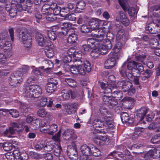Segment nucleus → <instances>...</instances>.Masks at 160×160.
I'll return each mask as SVG.
<instances>
[{
    "mask_svg": "<svg viewBox=\"0 0 160 160\" xmlns=\"http://www.w3.org/2000/svg\"><path fill=\"white\" fill-rule=\"evenodd\" d=\"M137 62L134 61L128 62H125L119 69V71L122 76L127 77L130 80L132 79V71L136 66Z\"/></svg>",
    "mask_w": 160,
    "mask_h": 160,
    "instance_id": "nucleus-1",
    "label": "nucleus"
},
{
    "mask_svg": "<svg viewBox=\"0 0 160 160\" xmlns=\"http://www.w3.org/2000/svg\"><path fill=\"white\" fill-rule=\"evenodd\" d=\"M30 69L28 66H25L22 70L17 71L11 75L9 79V83L11 86H16L18 84H20L22 81V77L27 73Z\"/></svg>",
    "mask_w": 160,
    "mask_h": 160,
    "instance_id": "nucleus-2",
    "label": "nucleus"
},
{
    "mask_svg": "<svg viewBox=\"0 0 160 160\" xmlns=\"http://www.w3.org/2000/svg\"><path fill=\"white\" fill-rule=\"evenodd\" d=\"M70 71L73 74H80L84 75L86 72H89L91 70V66L90 62L88 61H84V65L76 68H71Z\"/></svg>",
    "mask_w": 160,
    "mask_h": 160,
    "instance_id": "nucleus-3",
    "label": "nucleus"
},
{
    "mask_svg": "<svg viewBox=\"0 0 160 160\" xmlns=\"http://www.w3.org/2000/svg\"><path fill=\"white\" fill-rule=\"evenodd\" d=\"M19 40L24 44V47L28 48L32 44V39L30 35L26 32L21 30L19 34Z\"/></svg>",
    "mask_w": 160,
    "mask_h": 160,
    "instance_id": "nucleus-4",
    "label": "nucleus"
},
{
    "mask_svg": "<svg viewBox=\"0 0 160 160\" xmlns=\"http://www.w3.org/2000/svg\"><path fill=\"white\" fill-rule=\"evenodd\" d=\"M11 126L8 129H7L4 132V135L8 137H10V135L14 134L16 132L22 131V125L16 122H12L11 124Z\"/></svg>",
    "mask_w": 160,
    "mask_h": 160,
    "instance_id": "nucleus-5",
    "label": "nucleus"
},
{
    "mask_svg": "<svg viewBox=\"0 0 160 160\" xmlns=\"http://www.w3.org/2000/svg\"><path fill=\"white\" fill-rule=\"evenodd\" d=\"M105 120L103 119H95L92 123V125L95 128V130L94 132V133H105V131L104 130H99L96 129L98 128H102L103 126L105 125Z\"/></svg>",
    "mask_w": 160,
    "mask_h": 160,
    "instance_id": "nucleus-6",
    "label": "nucleus"
},
{
    "mask_svg": "<svg viewBox=\"0 0 160 160\" xmlns=\"http://www.w3.org/2000/svg\"><path fill=\"white\" fill-rule=\"evenodd\" d=\"M119 56L117 54L114 55L112 54V55L110 54L109 58L107 59L105 61L104 64V67L106 69H110L114 66L116 61L118 60L119 58L118 57Z\"/></svg>",
    "mask_w": 160,
    "mask_h": 160,
    "instance_id": "nucleus-7",
    "label": "nucleus"
},
{
    "mask_svg": "<svg viewBox=\"0 0 160 160\" xmlns=\"http://www.w3.org/2000/svg\"><path fill=\"white\" fill-rule=\"evenodd\" d=\"M0 48L3 49L5 53L8 54V56H12V44L10 42L5 41L4 40H2L0 42Z\"/></svg>",
    "mask_w": 160,
    "mask_h": 160,
    "instance_id": "nucleus-8",
    "label": "nucleus"
},
{
    "mask_svg": "<svg viewBox=\"0 0 160 160\" xmlns=\"http://www.w3.org/2000/svg\"><path fill=\"white\" fill-rule=\"evenodd\" d=\"M58 84V82L57 80L53 78L50 79L46 85V92L50 93L54 92L56 90Z\"/></svg>",
    "mask_w": 160,
    "mask_h": 160,
    "instance_id": "nucleus-9",
    "label": "nucleus"
},
{
    "mask_svg": "<svg viewBox=\"0 0 160 160\" xmlns=\"http://www.w3.org/2000/svg\"><path fill=\"white\" fill-rule=\"evenodd\" d=\"M67 152L68 156L71 160H77L78 159L77 148L75 147L68 146Z\"/></svg>",
    "mask_w": 160,
    "mask_h": 160,
    "instance_id": "nucleus-10",
    "label": "nucleus"
},
{
    "mask_svg": "<svg viewBox=\"0 0 160 160\" xmlns=\"http://www.w3.org/2000/svg\"><path fill=\"white\" fill-rule=\"evenodd\" d=\"M64 139L67 140L72 141L76 139L77 138L74 131L72 129H68L65 130L62 135Z\"/></svg>",
    "mask_w": 160,
    "mask_h": 160,
    "instance_id": "nucleus-11",
    "label": "nucleus"
},
{
    "mask_svg": "<svg viewBox=\"0 0 160 160\" xmlns=\"http://www.w3.org/2000/svg\"><path fill=\"white\" fill-rule=\"evenodd\" d=\"M117 83L118 87L121 88L122 91L124 92L128 91L133 86L132 83L130 82L127 80L119 81Z\"/></svg>",
    "mask_w": 160,
    "mask_h": 160,
    "instance_id": "nucleus-12",
    "label": "nucleus"
},
{
    "mask_svg": "<svg viewBox=\"0 0 160 160\" xmlns=\"http://www.w3.org/2000/svg\"><path fill=\"white\" fill-rule=\"evenodd\" d=\"M62 27L61 28L62 30L60 32L61 34L64 36H66L68 34L71 33L73 32V30L72 28V25L71 23L69 22H63L62 23Z\"/></svg>",
    "mask_w": 160,
    "mask_h": 160,
    "instance_id": "nucleus-13",
    "label": "nucleus"
},
{
    "mask_svg": "<svg viewBox=\"0 0 160 160\" xmlns=\"http://www.w3.org/2000/svg\"><path fill=\"white\" fill-rule=\"evenodd\" d=\"M95 30L97 34H92V35L94 36V38H96L95 39L97 42H102L105 36V32L102 30L99 29L98 28L96 29Z\"/></svg>",
    "mask_w": 160,
    "mask_h": 160,
    "instance_id": "nucleus-14",
    "label": "nucleus"
},
{
    "mask_svg": "<svg viewBox=\"0 0 160 160\" xmlns=\"http://www.w3.org/2000/svg\"><path fill=\"white\" fill-rule=\"evenodd\" d=\"M100 20L97 18H91L88 19L87 22L89 26L91 27V29H97L99 28V26Z\"/></svg>",
    "mask_w": 160,
    "mask_h": 160,
    "instance_id": "nucleus-15",
    "label": "nucleus"
},
{
    "mask_svg": "<svg viewBox=\"0 0 160 160\" xmlns=\"http://www.w3.org/2000/svg\"><path fill=\"white\" fill-rule=\"evenodd\" d=\"M148 110V109L145 107H141L137 110L136 115L140 120H142L144 118L147 113Z\"/></svg>",
    "mask_w": 160,
    "mask_h": 160,
    "instance_id": "nucleus-16",
    "label": "nucleus"
},
{
    "mask_svg": "<svg viewBox=\"0 0 160 160\" xmlns=\"http://www.w3.org/2000/svg\"><path fill=\"white\" fill-rule=\"evenodd\" d=\"M121 118L123 123H128V124H132L133 122V118L129 117L128 114L126 112H122L121 114Z\"/></svg>",
    "mask_w": 160,
    "mask_h": 160,
    "instance_id": "nucleus-17",
    "label": "nucleus"
},
{
    "mask_svg": "<svg viewBox=\"0 0 160 160\" xmlns=\"http://www.w3.org/2000/svg\"><path fill=\"white\" fill-rule=\"evenodd\" d=\"M159 153V150L154 149L151 150L146 153L144 155V158L146 160H149L152 158H155L158 157L157 153Z\"/></svg>",
    "mask_w": 160,
    "mask_h": 160,
    "instance_id": "nucleus-18",
    "label": "nucleus"
},
{
    "mask_svg": "<svg viewBox=\"0 0 160 160\" xmlns=\"http://www.w3.org/2000/svg\"><path fill=\"white\" fill-rule=\"evenodd\" d=\"M109 158L111 159H118V157L120 158L121 159L124 160H126V154H122V152H118L115 151L111 152L109 155Z\"/></svg>",
    "mask_w": 160,
    "mask_h": 160,
    "instance_id": "nucleus-19",
    "label": "nucleus"
},
{
    "mask_svg": "<svg viewBox=\"0 0 160 160\" xmlns=\"http://www.w3.org/2000/svg\"><path fill=\"white\" fill-rule=\"evenodd\" d=\"M33 92L32 85L26 86L24 88L23 95L28 98H34Z\"/></svg>",
    "mask_w": 160,
    "mask_h": 160,
    "instance_id": "nucleus-20",
    "label": "nucleus"
},
{
    "mask_svg": "<svg viewBox=\"0 0 160 160\" xmlns=\"http://www.w3.org/2000/svg\"><path fill=\"white\" fill-rule=\"evenodd\" d=\"M99 111L102 115L104 117L102 118L104 120V118L108 119L107 118H111L112 113L106 109L104 107H101L99 109Z\"/></svg>",
    "mask_w": 160,
    "mask_h": 160,
    "instance_id": "nucleus-21",
    "label": "nucleus"
},
{
    "mask_svg": "<svg viewBox=\"0 0 160 160\" xmlns=\"http://www.w3.org/2000/svg\"><path fill=\"white\" fill-rule=\"evenodd\" d=\"M136 66L132 71L133 77L134 75H140L144 71V67L141 64L137 62Z\"/></svg>",
    "mask_w": 160,
    "mask_h": 160,
    "instance_id": "nucleus-22",
    "label": "nucleus"
},
{
    "mask_svg": "<svg viewBox=\"0 0 160 160\" xmlns=\"http://www.w3.org/2000/svg\"><path fill=\"white\" fill-rule=\"evenodd\" d=\"M53 7H50L48 5H45L42 8V12L43 15H47V16L51 15H53L52 13Z\"/></svg>",
    "mask_w": 160,
    "mask_h": 160,
    "instance_id": "nucleus-23",
    "label": "nucleus"
},
{
    "mask_svg": "<svg viewBox=\"0 0 160 160\" xmlns=\"http://www.w3.org/2000/svg\"><path fill=\"white\" fill-rule=\"evenodd\" d=\"M91 145L88 146L86 144H83L81 147V152L83 154L82 155L88 156L91 154Z\"/></svg>",
    "mask_w": 160,
    "mask_h": 160,
    "instance_id": "nucleus-24",
    "label": "nucleus"
},
{
    "mask_svg": "<svg viewBox=\"0 0 160 160\" xmlns=\"http://www.w3.org/2000/svg\"><path fill=\"white\" fill-rule=\"evenodd\" d=\"M1 112L2 113V112H8L12 117L15 118L18 117L19 115V112L16 109H11L9 110L6 109H0V113H1Z\"/></svg>",
    "mask_w": 160,
    "mask_h": 160,
    "instance_id": "nucleus-25",
    "label": "nucleus"
},
{
    "mask_svg": "<svg viewBox=\"0 0 160 160\" xmlns=\"http://www.w3.org/2000/svg\"><path fill=\"white\" fill-rule=\"evenodd\" d=\"M107 139L108 138L106 137L98 135L95 136L94 141L96 144L100 145H102L103 142H105Z\"/></svg>",
    "mask_w": 160,
    "mask_h": 160,
    "instance_id": "nucleus-26",
    "label": "nucleus"
},
{
    "mask_svg": "<svg viewBox=\"0 0 160 160\" xmlns=\"http://www.w3.org/2000/svg\"><path fill=\"white\" fill-rule=\"evenodd\" d=\"M34 98H37L42 93V90L40 86L37 85H32Z\"/></svg>",
    "mask_w": 160,
    "mask_h": 160,
    "instance_id": "nucleus-27",
    "label": "nucleus"
},
{
    "mask_svg": "<svg viewBox=\"0 0 160 160\" xmlns=\"http://www.w3.org/2000/svg\"><path fill=\"white\" fill-rule=\"evenodd\" d=\"M35 38L38 45L41 46H43L45 43V41L42 34L39 33L37 32L35 35Z\"/></svg>",
    "mask_w": 160,
    "mask_h": 160,
    "instance_id": "nucleus-28",
    "label": "nucleus"
},
{
    "mask_svg": "<svg viewBox=\"0 0 160 160\" xmlns=\"http://www.w3.org/2000/svg\"><path fill=\"white\" fill-rule=\"evenodd\" d=\"M157 27L154 23H151L146 27V30L152 34H155L158 32Z\"/></svg>",
    "mask_w": 160,
    "mask_h": 160,
    "instance_id": "nucleus-29",
    "label": "nucleus"
},
{
    "mask_svg": "<svg viewBox=\"0 0 160 160\" xmlns=\"http://www.w3.org/2000/svg\"><path fill=\"white\" fill-rule=\"evenodd\" d=\"M86 6L85 2L83 1L78 2L76 5L75 10L78 12H81L80 10H82L85 9Z\"/></svg>",
    "mask_w": 160,
    "mask_h": 160,
    "instance_id": "nucleus-30",
    "label": "nucleus"
},
{
    "mask_svg": "<svg viewBox=\"0 0 160 160\" xmlns=\"http://www.w3.org/2000/svg\"><path fill=\"white\" fill-rule=\"evenodd\" d=\"M121 48V43L119 42H118L113 47V52H111L110 54L112 55V54H113V55H114L115 54L118 55L119 56L118 57V58H119L120 57V55L118 52L120 51Z\"/></svg>",
    "mask_w": 160,
    "mask_h": 160,
    "instance_id": "nucleus-31",
    "label": "nucleus"
},
{
    "mask_svg": "<svg viewBox=\"0 0 160 160\" xmlns=\"http://www.w3.org/2000/svg\"><path fill=\"white\" fill-rule=\"evenodd\" d=\"M55 143L52 142H48L44 143V149L46 152H50L54 149L55 146Z\"/></svg>",
    "mask_w": 160,
    "mask_h": 160,
    "instance_id": "nucleus-32",
    "label": "nucleus"
},
{
    "mask_svg": "<svg viewBox=\"0 0 160 160\" xmlns=\"http://www.w3.org/2000/svg\"><path fill=\"white\" fill-rule=\"evenodd\" d=\"M0 146H1L3 149L6 151H10L13 148L12 144L8 142H4L3 143H0Z\"/></svg>",
    "mask_w": 160,
    "mask_h": 160,
    "instance_id": "nucleus-33",
    "label": "nucleus"
},
{
    "mask_svg": "<svg viewBox=\"0 0 160 160\" xmlns=\"http://www.w3.org/2000/svg\"><path fill=\"white\" fill-rule=\"evenodd\" d=\"M88 19V17L84 15H80L77 17V23L80 24L83 23L87 22Z\"/></svg>",
    "mask_w": 160,
    "mask_h": 160,
    "instance_id": "nucleus-34",
    "label": "nucleus"
},
{
    "mask_svg": "<svg viewBox=\"0 0 160 160\" xmlns=\"http://www.w3.org/2000/svg\"><path fill=\"white\" fill-rule=\"evenodd\" d=\"M53 47V46L52 45H50L49 47H48L46 48L47 51H45L46 55L49 58H52L54 55L53 48H52Z\"/></svg>",
    "mask_w": 160,
    "mask_h": 160,
    "instance_id": "nucleus-35",
    "label": "nucleus"
},
{
    "mask_svg": "<svg viewBox=\"0 0 160 160\" xmlns=\"http://www.w3.org/2000/svg\"><path fill=\"white\" fill-rule=\"evenodd\" d=\"M69 36L67 38L68 42L70 44L75 43L77 40V35L74 33L68 34Z\"/></svg>",
    "mask_w": 160,
    "mask_h": 160,
    "instance_id": "nucleus-36",
    "label": "nucleus"
},
{
    "mask_svg": "<svg viewBox=\"0 0 160 160\" xmlns=\"http://www.w3.org/2000/svg\"><path fill=\"white\" fill-rule=\"evenodd\" d=\"M148 44L149 47L151 48H154L159 45V43L157 39L154 38H152Z\"/></svg>",
    "mask_w": 160,
    "mask_h": 160,
    "instance_id": "nucleus-37",
    "label": "nucleus"
},
{
    "mask_svg": "<svg viewBox=\"0 0 160 160\" xmlns=\"http://www.w3.org/2000/svg\"><path fill=\"white\" fill-rule=\"evenodd\" d=\"M108 119L104 118L105 122V125L107 128L112 129L114 128V126L113 124V122L112 120V118H107Z\"/></svg>",
    "mask_w": 160,
    "mask_h": 160,
    "instance_id": "nucleus-38",
    "label": "nucleus"
},
{
    "mask_svg": "<svg viewBox=\"0 0 160 160\" xmlns=\"http://www.w3.org/2000/svg\"><path fill=\"white\" fill-rule=\"evenodd\" d=\"M101 54V51L98 48L94 49L91 51L90 55L94 58H96L98 57Z\"/></svg>",
    "mask_w": 160,
    "mask_h": 160,
    "instance_id": "nucleus-39",
    "label": "nucleus"
},
{
    "mask_svg": "<svg viewBox=\"0 0 160 160\" xmlns=\"http://www.w3.org/2000/svg\"><path fill=\"white\" fill-rule=\"evenodd\" d=\"M100 151L96 147L93 145H91V154L95 157H98L101 154Z\"/></svg>",
    "mask_w": 160,
    "mask_h": 160,
    "instance_id": "nucleus-40",
    "label": "nucleus"
},
{
    "mask_svg": "<svg viewBox=\"0 0 160 160\" xmlns=\"http://www.w3.org/2000/svg\"><path fill=\"white\" fill-rule=\"evenodd\" d=\"M49 126V130H48V134L52 135L58 130V126L57 125L53 124Z\"/></svg>",
    "mask_w": 160,
    "mask_h": 160,
    "instance_id": "nucleus-41",
    "label": "nucleus"
},
{
    "mask_svg": "<svg viewBox=\"0 0 160 160\" xmlns=\"http://www.w3.org/2000/svg\"><path fill=\"white\" fill-rule=\"evenodd\" d=\"M62 149L61 146L59 145H56L53 149V153L55 156L58 157L61 155H62L61 153Z\"/></svg>",
    "mask_w": 160,
    "mask_h": 160,
    "instance_id": "nucleus-42",
    "label": "nucleus"
},
{
    "mask_svg": "<svg viewBox=\"0 0 160 160\" xmlns=\"http://www.w3.org/2000/svg\"><path fill=\"white\" fill-rule=\"evenodd\" d=\"M61 97L63 100H67L70 98V95L69 92V90L64 89L61 92Z\"/></svg>",
    "mask_w": 160,
    "mask_h": 160,
    "instance_id": "nucleus-43",
    "label": "nucleus"
},
{
    "mask_svg": "<svg viewBox=\"0 0 160 160\" xmlns=\"http://www.w3.org/2000/svg\"><path fill=\"white\" fill-rule=\"evenodd\" d=\"M118 1L123 10L125 12L127 11L129 7L127 1L126 0H118Z\"/></svg>",
    "mask_w": 160,
    "mask_h": 160,
    "instance_id": "nucleus-44",
    "label": "nucleus"
},
{
    "mask_svg": "<svg viewBox=\"0 0 160 160\" xmlns=\"http://www.w3.org/2000/svg\"><path fill=\"white\" fill-rule=\"evenodd\" d=\"M41 122V120L39 119H36L32 121V123L30 124V128H32L33 126V128L32 129H36L38 127H39L40 123Z\"/></svg>",
    "mask_w": 160,
    "mask_h": 160,
    "instance_id": "nucleus-45",
    "label": "nucleus"
},
{
    "mask_svg": "<svg viewBox=\"0 0 160 160\" xmlns=\"http://www.w3.org/2000/svg\"><path fill=\"white\" fill-rule=\"evenodd\" d=\"M73 62L74 65L72 66L71 68H76L84 65V62L80 59H74Z\"/></svg>",
    "mask_w": 160,
    "mask_h": 160,
    "instance_id": "nucleus-46",
    "label": "nucleus"
},
{
    "mask_svg": "<svg viewBox=\"0 0 160 160\" xmlns=\"http://www.w3.org/2000/svg\"><path fill=\"white\" fill-rule=\"evenodd\" d=\"M47 33L48 38L51 40L54 41L56 39L57 36L53 31L48 30L47 31Z\"/></svg>",
    "mask_w": 160,
    "mask_h": 160,
    "instance_id": "nucleus-47",
    "label": "nucleus"
},
{
    "mask_svg": "<svg viewBox=\"0 0 160 160\" xmlns=\"http://www.w3.org/2000/svg\"><path fill=\"white\" fill-rule=\"evenodd\" d=\"M44 65H45V69L50 70L53 67V63L51 61H45L43 62Z\"/></svg>",
    "mask_w": 160,
    "mask_h": 160,
    "instance_id": "nucleus-48",
    "label": "nucleus"
},
{
    "mask_svg": "<svg viewBox=\"0 0 160 160\" xmlns=\"http://www.w3.org/2000/svg\"><path fill=\"white\" fill-rule=\"evenodd\" d=\"M65 82L69 86L71 87H74L77 86L76 82L72 79H66Z\"/></svg>",
    "mask_w": 160,
    "mask_h": 160,
    "instance_id": "nucleus-49",
    "label": "nucleus"
},
{
    "mask_svg": "<svg viewBox=\"0 0 160 160\" xmlns=\"http://www.w3.org/2000/svg\"><path fill=\"white\" fill-rule=\"evenodd\" d=\"M91 28L89 26L85 24L82 25L80 28L81 32L83 33H87L91 31Z\"/></svg>",
    "mask_w": 160,
    "mask_h": 160,
    "instance_id": "nucleus-50",
    "label": "nucleus"
},
{
    "mask_svg": "<svg viewBox=\"0 0 160 160\" xmlns=\"http://www.w3.org/2000/svg\"><path fill=\"white\" fill-rule=\"evenodd\" d=\"M152 73L153 71L152 70L146 69L144 71V72L143 73L144 77H142V78H148L151 76Z\"/></svg>",
    "mask_w": 160,
    "mask_h": 160,
    "instance_id": "nucleus-51",
    "label": "nucleus"
},
{
    "mask_svg": "<svg viewBox=\"0 0 160 160\" xmlns=\"http://www.w3.org/2000/svg\"><path fill=\"white\" fill-rule=\"evenodd\" d=\"M146 58V56L145 55H139L136 56L135 57V60L137 62H140L145 65V62L144 61Z\"/></svg>",
    "mask_w": 160,
    "mask_h": 160,
    "instance_id": "nucleus-52",
    "label": "nucleus"
},
{
    "mask_svg": "<svg viewBox=\"0 0 160 160\" xmlns=\"http://www.w3.org/2000/svg\"><path fill=\"white\" fill-rule=\"evenodd\" d=\"M65 18L67 20L75 21L76 20L77 18L74 13H69L65 16Z\"/></svg>",
    "mask_w": 160,
    "mask_h": 160,
    "instance_id": "nucleus-53",
    "label": "nucleus"
},
{
    "mask_svg": "<svg viewBox=\"0 0 160 160\" xmlns=\"http://www.w3.org/2000/svg\"><path fill=\"white\" fill-rule=\"evenodd\" d=\"M10 56H8V54L5 53V55L0 53V63L3 64L5 63L7 58Z\"/></svg>",
    "mask_w": 160,
    "mask_h": 160,
    "instance_id": "nucleus-54",
    "label": "nucleus"
},
{
    "mask_svg": "<svg viewBox=\"0 0 160 160\" xmlns=\"http://www.w3.org/2000/svg\"><path fill=\"white\" fill-rule=\"evenodd\" d=\"M154 122L156 128V132H160V118H157Z\"/></svg>",
    "mask_w": 160,
    "mask_h": 160,
    "instance_id": "nucleus-55",
    "label": "nucleus"
},
{
    "mask_svg": "<svg viewBox=\"0 0 160 160\" xmlns=\"http://www.w3.org/2000/svg\"><path fill=\"white\" fill-rule=\"evenodd\" d=\"M47 112L43 108L39 109L37 111V115L40 117H44L47 114Z\"/></svg>",
    "mask_w": 160,
    "mask_h": 160,
    "instance_id": "nucleus-56",
    "label": "nucleus"
},
{
    "mask_svg": "<svg viewBox=\"0 0 160 160\" xmlns=\"http://www.w3.org/2000/svg\"><path fill=\"white\" fill-rule=\"evenodd\" d=\"M9 15L11 17L14 18L16 16L17 13L16 8L14 7H11L9 11Z\"/></svg>",
    "mask_w": 160,
    "mask_h": 160,
    "instance_id": "nucleus-57",
    "label": "nucleus"
},
{
    "mask_svg": "<svg viewBox=\"0 0 160 160\" xmlns=\"http://www.w3.org/2000/svg\"><path fill=\"white\" fill-rule=\"evenodd\" d=\"M44 143L42 141L38 142L35 145L34 148L37 150H40L42 148H44Z\"/></svg>",
    "mask_w": 160,
    "mask_h": 160,
    "instance_id": "nucleus-58",
    "label": "nucleus"
},
{
    "mask_svg": "<svg viewBox=\"0 0 160 160\" xmlns=\"http://www.w3.org/2000/svg\"><path fill=\"white\" fill-rule=\"evenodd\" d=\"M127 11H128L129 15L132 17L134 16L135 15L137 14L136 9L132 7H129Z\"/></svg>",
    "mask_w": 160,
    "mask_h": 160,
    "instance_id": "nucleus-59",
    "label": "nucleus"
},
{
    "mask_svg": "<svg viewBox=\"0 0 160 160\" xmlns=\"http://www.w3.org/2000/svg\"><path fill=\"white\" fill-rule=\"evenodd\" d=\"M91 49V46L88 44H84L81 48V50L84 53H87Z\"/></svg>",
    "mask_w": 160,
    "mask_h": 160,
    "instance_id": "nucleus-60",
    "label": "nucleus"
},
{
    "mask_svg": "<svg viewBox=\"0 0 160 160\" xmlns=\"http://www.w3.org/2000/svg\"><path fill=\"white\" fill-rule=\"evenodd\" d=\"M39 105L41 107L45 106L47 103V99L46 97H41L39 99Z\"/></svg>",
    "mask_w": 160,
    "mask_h": 160,
    "instance_id": "nucleus-61",
    "label": "nucleus"
},
{
    "mask_svg": "<svg viewBox=\"0 0 160 160\" xmlns=\"http://www.w3.org/2000/svg\"><path fill=\"white\" fill-rule=\"evenodd\" d=\"M116 32H117L116 36V38L118 40H119L122 38L124 34V31L123 29H121L117 31Z\"/></svg>",
    "mask_w": 160,
    "mask_h": 160,
    "instance_id": "nucleus-62",
    "label": "nucleus"
},
{
    "mask_svg": "<svg viewBox=\"0 0 160 160\" xmlns=\"http://www.w3.org/2000/svg\"><path fill=\"white\" fill-rule=\"evenodd\" d=\"M118 103L117 101L114 98H111V99L109 102L108 106L110 107H113L116 105Z\"/></svg>",
    "mask_w": 160,
    "mask_h": 160,
    "instance_id": "nucleus-63",
    "label": "nucleus"
},
{
    "mask_svg": "<svg viewBox=\"0 0 160 160\" xmlns=\"http://www.w3.org/2000/svg\"><path fill=\"white\" fill-rule=\"evenodd\" d=\"M160 138V132L153 137L151 139V141L153 143H155L159 141Z\"/></svg>",
    "mask_w": 160,
    "mask_h": 160,
    "instance_id": "nucleus-64",
    "label": "nucleus"
}]
</instances>
